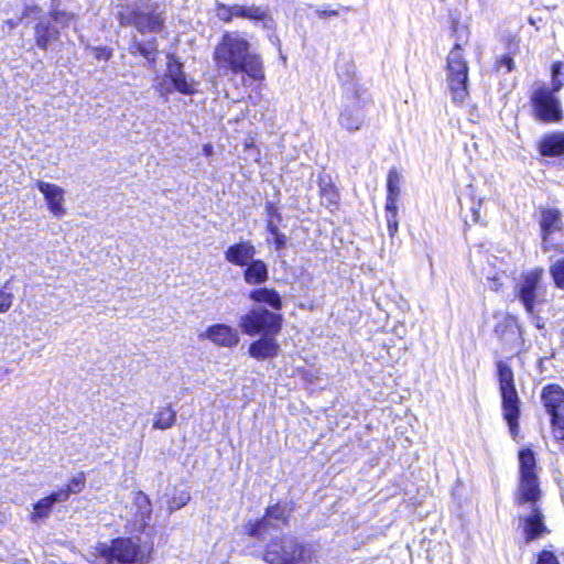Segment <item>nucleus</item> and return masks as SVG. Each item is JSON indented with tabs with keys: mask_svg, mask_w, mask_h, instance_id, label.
<instances>
[{
	"mask_svg": "<svg viewBox=\"0 0 564 564\" xmlns=\"http://www.w3.org/2000/svg\"><path fill=\"white\" fill-rule=\"evenodd\" d=\"M214 59L219 68L245 73L254 80L263 78L259 56L250 52V43L237 31L223 34L214 50Z\"/></svg>",
	"mask_w": 564,
	"mask_h": 564,
	"instance_id": "obj_1",
	"label": "nucleus"
},
{
	"mask_svg": "<svg viewBox=\"0 0 564 564\" xmlns=\"http://www.w3.org/2000/svg\"><path fill=\"white\" fill-rule=\"evenodd\" d=\"M513 293L532 323L538 328H543L544 322L540 313L549 304V285L544 278V269L536 267L523 271L516 280Z\"/></svg>",
	"mask_w": 564,
	"mask_h": 564,
	"instance_id": "obj_2",
	"label": "nucleus"
},
{
	"mask_svg": "<svg viewBox=\"0 0 564 564\" xmlns=\"http://www.w3.org/2000/svg\"><path fill=\"white\" fill-rule=\"evenodd\" d=\"M163 55L165 62V74L162 78H156L155 88L161 95H167L174 90L193 95L197 91V83L189 78L183 70V64L172 54L158 53L152 45L143 46V58L149 62H155L156 56Z\"/></svg>",
	"mask_w": 564,
	"mask_h": 564,
	"instance_id": "obj_3",
	"label": "nucleus"
},
{
	"mask_svg": "<svg viewBox=\"0 0 564 564\" xmlns=\"http://www.w3.org/2000/svg\"><path fill=\"white\" fill-rule=\"evenodd\" d=\"M264 561L269 564H312L314 551L293 536H283L268 544Z\"/></svg>",
	"mask_w": 564,
	"mask_h": 564,
	"instance_id": "obj_4",
	"label": "nucleus"
},
{
	"mask_svg": "<svg viewBox=\"0 0 564 564\" xmlns=\"http://www.w3.org/2000/svg\"><path fill=\"white\" fill-rule=\"evenodd\" d=\"M519 485L516 494V502L518 505L535 503L541 497L540 481L536 474V462L531 449L525 448L519 452Z\"/></svg>",
	"mask_w": 564,
	"mask_h": 564,
	"instance_id": "obj_5",
	"label": "nucleus"
},
{
	"mask_svg": "<svg viewBox=\"0 0 564 564\" xmlns=\"http://www.w3.org/2000/svg\"><path fill=\"white\" fill-rule=\"evenodd\" d=\"M446 83L453 100L457 104L464 102L468 96V65L459 43L447 55Z\"/></svg>",
	"mask_w": 564,
	"mask_h": 564,
	"instance_id": "obj_6",
	"label": "nucleus"
},
{
	"mask_svg": "<svg viewBox=\"0 0 564 564\" xmlns=\"http://www.w3.org/2000/svg\"><path fill=\"white\" fill-rule=\"evenodd\" d=\"M500 393L502 398L503 416L507 420L511 434L517 433L520 414L519 398L514 387L513 372L503 361L497 362Z\"/></svg>",
	"mask_w": 564,
	"mask_h": 564,
	"instance_id": "obj_7",
	"label": "nucleus"
},
{
	"mask_svg": "<svg viewBox=\"0 0 564 564\" xmlns=\"http://www.w3.org/2000/svg\"><path fill=\"white\" fill-rule=\"evenodd\" d=\"M282 326V316L263 307H256L243 314L239 321L242 333L249 336L263 334L275 336Z\"/></svg>",
	"mask_w": 564,
	"mask_h": 564,
	"instance_id": "obj_8",
	"label": "nucleus"
},
{
	"mask_svg": "<svg viewBox=\"0 0 564 564\" xmlns=\"http://www.w3.org/2000/svg\"><path fill=\"white\" fill-rule=\"evenodd\" d=\"M533 116L538 121L546 124L561 123L564 115L560 99L550 91V88L539 87L530 97Z\"/></svg>",
	"mask_w": 564,
	"mask_h": 564,
	"instance_id": "obj_9",
	"label": "nucleus"
},
{
	"mask_svg": "<svg viewBox=\"0 0 564 564\" xmlns=\"http://www.w3.org/2000/svg\"><path fill=\"white\" fill-rule=\"evenodd\" d=\"M290 514L291 508H289L286 503H276L268 507L265 516L262 519L246 524V532L251 538L264 541L271 535L272 531L279 529V524L272 521L284 523Z\"/></svg>",
	"mask_w": 564,
	"mask_h": 564,
	"instance_id": "obj_10",
	"label": "nucleus"
},
{
	"mask_svg": "<svg viewBox=\"0 0 564 564\" xmlns=\"http://www.w3.org/2000/svg\"><path fill=\"white\" fill-rule=\"evenodd\" d=\"M523 333L522 326L514 316L505 317L495 327V334L510 354H519L524 349Z\"/></svg>",
	"mask_w": 564,
	"mask_h": 564,
	"instance_id": "obj_11",
	"label": "nucleus"
},
{
	"mask_svg": "<svg viewBox=\"0 0 564 564\" xmlns=\"http://www.w3.org/2000/svg\"><path fill=\"white\" fill-rule=\"evenodd\" d=\"M97 550L109 563L115 560L122 564L131 563L138 555V546L130 539L115 540L111 545L100 544Z\"/></svg>",
	"mask_w": 564,
	"mask_h": 564,
	"instance_id": "obj_12",
	"label": "nucleus"
},
{
	"mask_svg": "<svg viewBox=\"0 0 564 564\" xmlns=\"http://www.w3.org/2000/svg\"><path fill=\"white\" fill-rule=\"evenodd\" d=\"M36 187L43 194L47 208L53 216L56 218L64 217L66 215L64 207L65 191L56 184L44 181H37Z\"/></svg>",
	"mask_w": 564,
	"mask_h": 564,
	"instance_id": "obj_13",
	"label": "nucleus"
},
{
	"mask_svg": "<svg viewBox=\"0 0 564 564\" xmlns=\"http://www.w3.org/2000/svg\"><path fill=\"white\" fill-rule=\"evenodd\" d=\"M205 337L217 346L231 348L238 345L240 337L236 328L226 324H215L205 332Z\"/></svg>",
	"mask_w": 564,
	"mask_h": 564,
	"instance_id": "obj_14",
	"label": "nucleus"
},
{
	"mask_svg": "<svg viewBox=\"0 0 564 564\" xmlns=\"http://www.w3.org/2000/svg\"><path fill=\"white\" fill-rule=\"evenodd\" d=\"M540 227L542 236V248L544 251H546L549 237L555 231H561L563 229L561 212L556 208H543L541 210Z\"/></svg>",
	"mask_w": 564,
	"mask_h": 564,
	"instance_id": "obj_15",
	"label": "nucleus"
},
{
	"mask_svg": "<svg viewBox=\"0 0 564 564\" xmlns=\"http://www.w3.org/2000/svg\"><path fill=\"white\" fill-rule=\"evenodd\" d=\"M59 39V31L52 24L51 18H41L34 28V40L39 48L47 50Z\"/></svg>",
	"mask_w": 564,
	"mask_h": 564,
	"instance_id": "obj_16",
	"label": "nucleus"
},
{
	"mask_svg": "<svg viewBox=\"0 0 564 564\" xmlns=\"http://www.w3.org/2000/svg\"><path fill=\"white\" fill-rule=\"evenodd\" d=\"M538 150L542 156H564V132L553 131L544 134L539 140Z\"/></svg>",
	"mask_w": 564,
	"mask_h": 564,
	"instance_id": "obj_17",
	"label": "nucleus"
},
{
	"mask_svg": "<svg viewBox=\"0 0 564 564\" xmlns=\"http://www.w3.org/2000/svg\"><path fill=\"white\" fill-rule=\"evenodd\" d=\"M256 248L249 241L230 246L225 252V259L235 265L245 267L253 260Z\"/></svg>",
	"mask_w": 564,
	"mask_h": 564,
	"instance_id": "obj_18",
	"label": "nucleus"
},
{
	"mask_svg": "<svg viewBox=\"0 0 564 564\" xmlns=\"http://www.w3.org/2000/svg\"><path fill=\"white\" fill-rule=\"evenodd\" d=\"M523 531L527 542L539 539L546 532V527L543 522V514L536 508V506L532 507L530 516L523 518Z\"/></svg>",
	"mask_w": 564,
	"mask_h": 564,
	"instance_id": "obj_19",
	"label": "nucleus"
},
{
	"mask_svg": "<svg viewBox=\"0 0 564 564\" xmlns=\"http://www.w3.org/2000/svg\"><path fill=\"white\" fill-rule=\"evenodd\" d=\"M279 344L274 336L264 335L262 338L253 341L249 347V355L258 360H264L278 355Z\"/></svg>",
	"mask_w": 564,
	"mask_h": 564,
	"instance_id": "obj_20",
	"label": "nucleus"
},
{
	"mask_svg": "<svg viewBox=\"0 0 564 564\" xmlns=\"http://www.w3.org/2000/svg\"><path fill=\"white\" fill-rule=\"evenodd\" d=\"M65 501V494L64 492H53L50 496L40 499L34 506H33V512L30 516V519L32 522L36 523L40 520L46 519L50 517L52 512V508L57 502H64Z\"/></svg>",
	"mask_w": 564,
	"mask_h": 564,
	"instance_id": "obj_21",
	"label": "nucleus"
},
{
	"mask_svg": "<svg viewBox=\"0 0 564 564\" xmlns=\"http://www.w3.org/2000/svg\"><path fill=\"white\" fill-rule=\"evenodd\" d=\"M542 400L546 411L552 415L564 413V390L558 386H547L543 389Z\"/></svg>",
	"mask_w": 564,
	"mask_h": 564,
	"instance_id": "obj_22",
	"label": "nucleus"
},
{
	"mask_svg": "<svg viewBox=\"0 0 564 564\" xmlns=\"http://www.w3.org/2000/svg\"><path fill=\"white\" fill-rule=\"evenodd\" d=\"M165 21V6L154 2L143 8V24L152 31L160 32Z\"/></svg>",
	"mask_w": 564,
	"mask_h": 564,
	"instance_id": "obj_23",
	"label": "nucleus"
},
{
	"mask_svg": "<svg viewBox=\"0 0 564 564\" xmlns=\"http://www.w3.org/2000/svg\"><path fill=\"white\" fill-rule=\"evenodd\" d=\"M247 265L243 279L248 284L257 285L268 280V267L262 260H252Z\"/></svg>",
	"mask_w": 564,
	"mask_h": 564,
	"instance_id": "obj_24",
	"label": "nucleus"
},
{
	"mask_svg": "<svg viewBox=\"0 0 564 564\" xmlns=\"http://www.w3.org/2000/svg\"><path fill=\"white\" fill-rule=\"evenodd\" d=\"M249 297L257 303H265L274 310L282 308L281 296L274 289H254L249 293Z\"/></svg>",
	"mask_w": 564,
	"mask_h": 564,
	"instance_id": "obj_25",
	"label": "nucleus"
},
{
	"mask_svg": "<svg viewBox=\"0 0 564 564\" xmlns=\"http://www.w3.org/2000/svg\"><path fill=\"white\" fill-rule=\"evenodd\" d=\"M51 21L57 23L62 29L74 26L76 30V22L78 20V15L73 12H68L64 9H61V1L52 3V10L50 12Z\"/></svg>",
	"mask_w": 564,
	"mask_h": 564,
	"instance_id": "obj_26",
	"label": "nucleus"
},
{
	"mask_svg": "<svg viewBox=\"0 0 564 564\" xmlns=\"http://www.w3.org/2000/svg\"><path fill=\"white\" fill-rule=\"evenodd\" d=\"M120 9L118 10V19L122 25H133L137 30H140L141 25V13L139 11V6L133 3L130 7L129 3H121Z\"/></svg>",
	"mask_w": 564,
	"mask_h": 564,
	"instance_id": "obj_27",
	"label": "nucleus"
},
{
	"mask_svg": "<svg viewBox=\"0 0 564 564\" xmlns=\"http://www.w3.org/2000/svg\"><path fill=\"white\" fill-rule=\"evenodd\" d=\"M364 123V115L359 109L346 108L339 116V124L348 131H357Z\"/></svg>",
	"mask_w": 564,
	"mask_h": 564,
	"instance_id": "obj_28",
	"label": "nucleus"
},
{
	"mask_svg": "<svg viewBox=\"0 0 564 564\" xmlns=\"http://www.w3.org/2000/svg\"><path fill=\"white\" fill-rule=\"evenodd\" d=\"M234 14H236V18H242L252 21H265L268 19V11L262 7L254 4H235Z\"/></svg>",
	"mask_w": 564,
	"mask_h": 564,
	"instance_id": "obj_29",
	"label": "nucleus"
},
{
	"mask_svg": "<svg viewBox=\"0 0 564 564\" xmlns=\"http://www.w3.org/2000/svg\"><path fill=\"white\" fill-rule=\"evenodd\" d=\"M86 485V476L84 473H78L75 475L66 486V488H62L57 490V492L65 494V501L69 498L70 495L79 494L84 490Z\"/></svg>",
	"mask_w": 564,
	"mask_h": 564,
	"instance_id": "obj_30",
	"label": "nucleus"
},
{
	"mask_svg": "<svg viewBox=\"0 0 564 564\" xmlns=\"http://www.w3.org/2000/svg\"><path fill=\"white\" fill-rule=\"evenodd\" d=\"M321 200L327 208L337 206L338 193L333 184H321Z\"/></svg>",
	"mask_w": 564,
	"mask_h": 564,
	"instance_id": "obj_31",
	"label": "nucleus"
},
{
	"mask_svg": "<svg viewBox=\"0 0 564 564\" xmlns=\"http://www.w3.org/2000/svg\"><path fill=\"white\" fill-rule=\"evenodd\" d=\"M402 175L397 169H391L387 177L388 195L400 196L401 194Z\"/></svg>",
	"mask_w": 564,
	"mask_h": 564,
	"instance_id": "obj_32",
	"label": "nucleus"
},
{
	"mask_svg": "<svg viewBox=\"0 0 564 564\" xmlns=\"http://www.w3.org/2000/svg\"><path fill=\"white\" fill-rule=\"evenodd\" d=\"M175 413L171 409H165L158 414V419L153 422V427L159 430H166L173 426Z\"/></svg>",
	"mask_w": 564,
	"mask_h": 564,
	"instance_id": "obj_33",
	"label": "nucleus"
},
{
	"mask_svg": "<svg viewBox=\"0 0 564 564\" xmlns=\"http://www.w3.org/2000/svg\"><path fill=\"white\" fill-rule=\"evenodd\" d=\"M550 274L558 289H564V258L550 267Z\"/></svg>",
	"mask_w": 564,
	"mask_h": 564,
	"instance_id": "obj_34",
	"label": "nucleus"
},
{
	"mask_svg": "<svg viewBox=\"0 0 564 564\" xmlns=\"http://www.w3.org/2000/svg\"><path fill=\"white\" fill-rule=\"evenodd\" d=\"M552 433L556 441H564V412L552 414Z\"/></svg>",
	"mask_w": 564,
	"mask_h": 564,
	"instance_id": "obj_35",
	"label": "nucleus"
},
{
	"mask_svg": "<svg viewBox=\"0 0 564 564\" xmlns=\"http://www.w3.org/2000/svg\"><path fill=\"white\" fill-rule=\"evenodd\" d=\"M235 4L226 6L224 3H217L216 6V15L220 21L226 23L230 22L236 14H234Z\"/></svg>",
	"mask_w": 564,
	"mask_h": 564,
	"instance_id": "obj_36",
	"label": "nucleus"
},
{
	"mask_svg": "<svg viewBox=\"0 0 564 564\" xmlns=\"http://www.w3.org/2000/svg\"><path fill=\"white\" fill-rule=\"evenodd\" d=\"M468 191H469V196L473 200L471 206H470L471 220L474 223H478L480 219V208H481L484 199L481 197H479L477 199L475 198V193H474L475 191H474L473 186H469Z\"/></svg>",
	"mask_w": 564,
	"mask_h": 564,
	"instance_id": "obj_37",
	"label": "nucleus"
},
{
	"mask_svg": "<svg viewBox=\"0 0 564 564\" xmlns=\"http://www.w3.org/2000/svg\"><path fill=\"white\" fill-rule=\"evenodd\" d=\"M191 500V495L188 491H181L172 497L170 500L169 508L171 510H178L184 507Z\"/></svg>",
	"mask_w": 564,
	"mask_h": 564,
	"instance_id": "obj_38",
	"label": "nucleus"
},
{
	"mask_svg": "<svg viewBox=\"0 0 564 564\" xmlns=\"http://www.w3.org/2000/svg\"><path fill=\"white\" fill-rule=\"evenodd\" d=\"M14 295L6 290H0V314L7 313L13 304Z\"/></svg>",
	"mask_w": 564,
	"mask_h": 564,
	"instance_id": "obj_39",
	"label": "nucleus"
},
{
	"mask_svg": "<svg viewBox=\"0 0 564 564\" xmlns=\"http://www.w3.org/2000/svg\"><path fill=\"white\" fill-rule=\"evenodd\" d=\"M86 47L91 50L94 57L99 62H107L112 55L111 50L105 46L90 47L87 45Z\"/></svg>",
	"mask_w": 564,
	"mask_h": 564,
	"instance_id": "obj_40",
	"label": "nucleus"
},
{
	"mask_svg": "<svg viewBox=\"0 0 564 564\" xmlns=\"http://www.w3.org/2000/svg\"><path fill=\"white\" fill-rule=\"evenodd\" d=\"M399 197L400 196L387 195V202H386L387 216H391V215L398 216L397 203H398Z\"/></svg>",
	"mask_w": 564,
	"mask_h": 564,
	"instance_id": "obj_41",
	"label": "nucleus"
},
{
	"mask_svg": "<svg viewBox=\"0 0 564 564\" xmlns=\"http://www.w3.org/2000/svg\"><path fill=\"white\" fill-rule=\"evenodd\" d=\"M536 564H560L556 556L550 551H542L539 554Z\"/></svg>",
	"mask_w": 564,
	"mask_h": 564,
	"instance_id": "obj_42",
	"label": "nucleus"
},
{
	"mask_svg": "<svg viewBox=\"0 0 564 564\" xmlns=\"http://www.w3.org/2000/svg\"><path fill=\"white\" fill-rule=\"evenodd\" d=\"M497 65L499 67H505L507 72H512L514 69V62L510 55H502L497 59Z\"/></svg>",
	"mask_w": 564,
	"mask_h": 564,
	"instance_id": "obj_43",
	"label": "nucleus"
},
{
	"mask_svg": "<svg viewBox=\"0 0 564 564\" xmlns=\"http://www.w3.org/2000/svg\"><path fill=\"white\" fill-rule=\"evenodd\" d=\"M386 219H387V228H388L389 235L391 237H393L399 229L398 216H394V215L387 216Z\"/></svg>",
	"mask_w": 564,
	"mask_h": 564,
	"instance_id": "obj_44",
	"label": "nucleus"
},
{
	"mask_svg": "<svg viewBox=\"0 0 564 564\" xmlns=\"http://www.w3.org/2000/svg\"><path fill=\"white\" fill-rule=\"evenodd\" d=\"M41 12V9L35 6H25L23 9V18H33L36 19Z\"/></svg>",
	"mask_w": 564,
	"mask_h": 564,
	"instance_id": "obj_45",
	"label": "nucleus"
},
{
	"mask_svg": "<svg viewBox=\"0 0 564 564\" xmlns=\"http://www.w3.org/2000/svg\"><path fill=\"white\" fill-rule=\"evenodd\" d=\"M316 14L321 19L330 18V17H337L339 14V10L338 9H322V8H317L316 9Z\"/></svg>",
	"mask_w": 564,
	"mask_h": 564,
	"instance_id": "obj_46",
	"label": "nucleus"
},
{
	"mask_svg": "<svg viewBox=\"0 0 564 564\" xmlns=\"http://www.w3.org/2000/svg\"><path fill=\"white\" fill-rule=\"evenodd\" d=\"M274 242H275V247H276V249H278V250H280V249L284 248V246H285V243H286V237H285V235L280 234V232H279V234H276V235L274 236Z\"/></svg>",
	"mask_w": 564,
	"mask_h": 564,
	"instance_id": "obj_47",
	"label": "nucleus"
},
{
	"mask_svg": "<svg viewBox=\"0 0 564 564\" xmlns=\"http://www.w3.org/2000/svg\"><path fill=\"white\" fill-rule=\"evenodd\" d=\"M562 87L563 83L558 79V77H552V88L550 89V91H552L553 95H555V93L560 91Z\"/></svg>",
	"mask_w": 564,
	"mask_h": 564,
	"instance_id": "obj_48",
	"label": "nucleus"
},
{
	"mask_svg": "<svg viewBox=\"0 0 564 564\" xmlns=\"http://www.w3.org/2000/svg\"><path fill=\"white\" fill-rule=\"evenodd\" d=\"M563 64L562 63H554L552 66V77H558L561 74Z\"/></svg>",
	"mask_w": 564,
	"mask_h": 564,
	"instance_id": "obj_49",
	"label": "nucleus"
},
{
	"mask_svg": "<svg viewBox=\"0 0 564 564\" xmlns=\"http://www.w3.org/2000/svg\"><path fill=\"white\" fill-rule=\"evenodd\" d=\"M203 152L205 155L209 156L213 153V145L207 143L203 147Z\"/></svg>",
	"mask_w": 564,
	"mask_h": 564,
	"instance_id": "obj_50",
	"label": "nucleus"
},
{
	"mask_svg": "<svg viewBox=\"0 0 564 564\" xmlns=\"http://www.w3.org/2000/svg\"><path fill=\"white\" fill-rule=\"evenodd\" d=\"M268 228L272 235L275 236L276 234H279L276 226H274L272 223L269 224Z\"/></svg>",
	"mask_w": 564,
	"mask_h": 564,
	"instance_id": "obj_51",
	"label": "nucleus"
},
{
	"mask_svg": "<svg viewBox=\"0 0 564 564\" xmlns=\"http://www.w3.org/2000/svg\"><path fill=\"white\" fill-rule=\"evenodd\" d=\"M460 31H462V33H464V36H463V35H459V37H458V39H459V40H463V39H464L465 41H467L468 35H469L468 30L463 28Z\"/></svg>",
	"mask_w": 564,
	"mask_h": 564,
	"instance_id": "obj_52",
	"label": "nucleus"
},
{
	"mask_svg": "<svg viewBox=\"0 0 564 564\" xmlns=\"http://www.w3.org/2000/svg\"><path fill=\"white\" fill-rule=\"evenodd\" d=\"M339 8L345 10V11H348V8H345V7H339Z\"/></svg>",
	"mask_w": 564,
	"mask_h": 564,
	"instance_id": "obj_53",
	"label": "nucleus"
},
{
	"mask_svg": "<svg viewBox=\"0 0 564 564\" xmlns=\"http://www.w3.org/2000/svg\"><path fill=\"white\" fill-rule=\"evenodd\" d=\"M142 554H143V556L145 555V547L144 546H143Z\"/></svg>",
	"mask_w": 564,
	"mask_h": 564,
	"instance_id": "obj_54",
	"label": "nucleus"
},
{
	"mask_svg": "<svg viewBox=\"0 0 564 564\" xmlns=\"http://www.w3.org/2000/svg\"><path fill=\"white\" fill-rule=\"evenodd\" d=\"M53 2H59L61 0H52Z\"/></svg>",
	"mask_w": 564,
	"mask_h": 564,
	"instance_id": "obj_55",
	"label": "nucleus"
}]
</instances>
